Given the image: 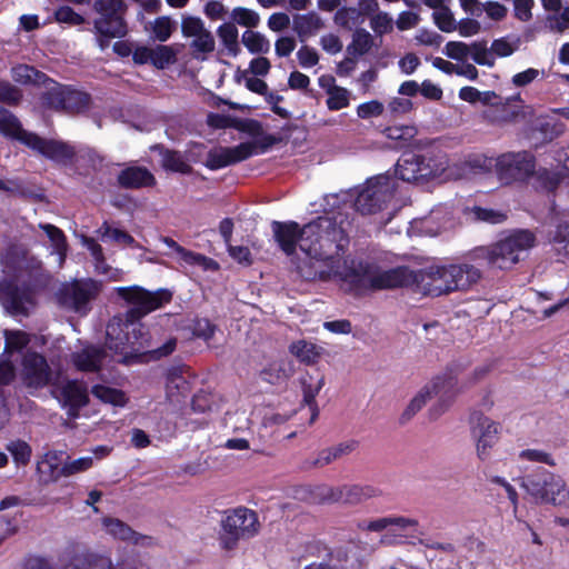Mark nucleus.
I'll use <instances>...</instances> for the list:
<instances>
[{
	"label": "nucleus",
	"instance_id": "nucleus-46",
	"mask_svg": "<svg viewBox=\"0 0 569 569\" xmlns=\"http://www.w3.org/2000/svg\"><path fill=\"white\" fill-rule=\"evenodd\" d=\"M563 173L561 171H549L547 169H540L536 173V187L546 192H552L559 186Z\"/></svg>",
	"mask_w": 569,
	"mask_h": 569
},
{
	"label": "nucleus",
	"instance_id": "nucleus-30",
	"mask_svg": "<svg viewBox=\"0 0 569 569\" xmlns=\"http://www.w3.org/2000/svg\"><path fill=\"white\" fill-rule=\"evenodd\" d=\"M340 490V503L351 506L359 505L380 495L379 489L370 485H342Z\"/></svg>",
	"mask_w": 569,
	"mask_h": 569
},
{
	"label": "nucleus",
	"instance_id": "nucleus-42",
	"mask_svg": "<svg viewBox=\"0 0 569 569\" xmlns=\"http://www.w3.org/2000/svg\"><path fill=\"white\" fill-rule=\"evenodd\" d=\"M241 42L252 54H263L270 50V41L260 32L252 30L242 33Z\"/></svg>",
	"mask_w": 569,
	"mask_h": 569
},
{
	"label": "nucleus",
	"instance_id": "nucleus-38",
	"mask_svg": "<svg viewBox=\"0 0 569 569\" xmlns=\"http://www.w3.org/2000/svg\"><path fill=\"white\" fill-rule=\"evenodd\" d=\"M292 373L293 368L290 362L286 360H278L271 362L266 369H263L261 377L269 383H277L288 379Z\"/></svg>",
	"mask_w": 569,
	"mask_h": 569
},
{
	"label": "nucleus",
	"instance_id": "nucleus-51",
	"mask_svg": "<svg viewBox=\"0 0 569 569\" xmlns=\"http://www.w3.org/2000/svg\"><path fill=\"white\" fill-rule=\"evenodd\" d=\"M551 243L559 256L569 258V223H561L557 227Z\"/></svg>",
	"mask_w": 569,
	"mask_h": 569
},
{
	"label": "nucleus",
	"instance_id": "nucleus-54",
	"mask_svg": "<svg viewBox=\"0 0 569 569\" xmlns=\"http://www.w3.org/2000/svg\"><path fill=\"white\" fill-rule=\"evenodd\" d=\"M232 20L243 27L254 28L260 22V16L252 9L238 7L231 12Z\"/></svg>",
	"mask_w": 569,
	"mask_h": 569
},
{
	"label": "nucleus",
	"instance_id": "nucleus-25",
	"mask_svg": "<svg viewBox=\"0 0 569 569\" xmlns=\"http://www.w3.org/2000/svg\"><path fill=\"white\" fill-rule=\"evenodd\" d=\"M63 406L69 408V416L77 417L81 407L88 403L89 396L86 385L77 380H70L61 389Z\"/></svg>",
	"mask_w": 569,
	"mask_h": 569
},
{
	"label": "nucleus",
	"instance_id": "nucleus-10",
	"mask_svg": "<svg viewBox=\"0 0 569 569\" xmlns=\"http://www.w3.org/2000/svg\"><path fill=\"white\" fill-rule=\"evenodd\" d=\"M446 170L442 157L405 153L397 162L396 174L407 182L423 183L440 177Z\"/></svg>",
	"mask_w": 569,
	"mask_h": 569
},
{
	"label": "nucleus",
	"instance_id": "nucleus-44",
	"mask_svg": "<svg viewBox=\"0 0 569 569\" xmlns=\"http://www.w3.org/2000/svg\"><path fill=\"white\" fill-rule=\"evenodd\" d=\"M326 104L329 110L338 111L349 107L351 92L342 87H330L328 89Z\"/></svg>",
	"mask_w": 569,
	"mask_h": 569
},
{
	"label": "nucleus",
	"instance_id": "nucleus-24",
	"mask_svg": "<svg viewBox=\"0 0 569 569\" xmlns=\"http://www.w3.org/2000/svg\"><path fill=\"white\" fill-rule=\"evenodd\" d=\"M81 243L90 251L94 260V269L99 274L106 276L111 281H121L123 279V270L112 268L106 262L103 249L93 238L82 236Z\"/></svg>",
	"mask_w": 569,
	"mask_h": 569
},
{
	"label": "nucleus",
	"instance_id": "nucleus-13",
	"mask_svg": "<svg viewBox=\"0 0 569 569\" xmlns=\"http://www.w3.org/2000/svg\"><path fill=\"white\" fill-rule=\"evenodd\" d=\"M496 171L502 183L523 181L535 171V158L527 151L503 153L496 160Z\"/></svg>",
	"mask_w": 569,
	"mask_h": 569
},
{
	"label": "nucleus",
	"instance_id": "nucleus-11",
	"mask_svg": "<svg viewBox=\"0 0 569 569\" xmlns=\"http://www.w3.org/2000/svg\"><path fill=\"white\" fill-rule=\"evenodd\" d=\"M360 530L382 532V542L391 543L405 538H419L423 535L419 521L416 518L403 516H387L370 521H362L358 525Z\"/></svg>",
	"mask_w": 569,
	"mask_h": 569
},
{
	"label": "nucleus",
	"instance_id": "nucleus-21",
	"mask_svg": "<svg viewBox=\"0 0 569 569\" xmlns=\"http://www.w3.org/2000/svg\"><path fill=\"white\" fill-rule=\"evenodd\" d=\"M271 229L273 238L280 249L288 256L296 252L297 244L300 247L301 229L295 221H272Z\"/></svg>",
	"mask_w": 569,
	"mask_h": 569
},
{
	"label": "nucleus",
	"instance_id": "nucleus-39",
	"mask_svg": "<svg viewBox=\"0 0 569 569\" xmlns=\"http://www.w3.org/2000/svg\"><path fill=\"white\" fill-rule=\"evenodd\" d=\"M91 393L100 401L118 407H124L128 401V398L122 390L104 385L93 386L91 389Z\"/></svg>",
	"mask_w": 569,
	"mask_h": 569
},
{
	"label": "nucleus",
	"instance_id": "nucleus-48",
	"mask_svg": "<svg viewBox=\"0 0 569 569\" xmlns=\"http://www.w3.org/2000/svg\"><path fill=\"white\" fill-rule=\"evenodd\" d=\"M12 79L22 84L39 83L44 77L43 73L28 64H18L11 69Z\"/></svg>",
	"mask_w": 569,
	"mask_h": 569
},
{
	"label": "nucleus",
	"instance_id": "nucleus-20",
	"mask_svg": "<svg viewBox=\"0 0 569 569\" xmlns=\"http://www.w3.org/2000/svg\"><path fill=\"white\" fill-rule=\"evenodd\" d=\"M24 139L27 147L57 162L70 161L76 154L74 148L63 141L47 140L36 133L24 136Z\"/></svg>",
	"mask_w": 569,
	"mask_h": 569
},
{
	"label": "nucleus",
	"instance_id": "nucleus-4",
	"mask_svg": "<svg viewBox=\"0 0 569 569\" xmlns=\"http://www.w3.org/2000/svg\"><path fill=\"white\" fill-rule=\"evenodd\" d=\"M4 263L6 266L12 263L20 270L30 268L34 276L32 287H18L7 280L0 282V302L4 310L12 316H28L36 305V291L44 284L41 261L33 257L28 260L27 252L18 247H12L4 257Z\"/></svg>",
	"mask_w": 569,
	"mask_h": 569
},
{
	"label": "nucleus",
	"instance_id": "nucleus-3",
	"mask_svg": "<svg viewBox=\"0 0 569 569\" xmlns=\"http://www.w3.org/2000/svg\"><path fill=\"white\" fill-rule=\"evenodd\" d=\"M114 290L131 307L123 317L109 321L106 345L119 357V362L129 363L134 353L147 347L144 326L140 320L170 302L172 295L167 289L149 291L139 286L118 287Z\"/></svg>",
	"mask_w": 569,
	"mask_h": 569
},
{
	"label": "nucleus",
	"instance_id": "nucleus-59",
	"mask_svg": "<svg viewBox=\"0 0 569 569\" xmlns=\"http://www.w3.org/2000/svg\"><path fill=\"white\" fill-rule=\"evenodd\" d=\"M472 213L476 220L492 224L501 223L506 220L505 212L489 208L475 207Z\"/></svg>",
	"mask_w": 569,
	"mask_h": 569
},
{
	"label": "nucleus",
	"instance_id": "nucleus-22",
	"mask_svg": "<svg viewBox=\"0 0 569 569\" xmlns=\"http://www.w3.org/2000/svg\"><path fill=\"white\" fill-rule=\"evenodd\" d=\"M112 448L101 445L91 450L90 456L80 457L78 459L66 461L57 476L69 477L79 472L91 469L96 462L107 458L111 453Z\"/></svg>",
	"mask_w": 569,
	"mask_h": 569
},
{
	"label": "nucleus",
	"instance_id": "nucleus-31",
	"mask_svg": "<svg viewBox=\"0 0 569 569\" xmlns=\"http://www.w3.org/2000/svg\"><path fill=\"white\" fill-rule=\"evenodd\" d=\"M106 357L104 351L97 347H86L72 355V362L81 371H98Z\"/></svg>",
	"mask_w": 569,
	"mask_h": 569
},
{
	"label": "nucleus",
	"instance_id": "nucleus-34",
	"mask_svg": "<svg viewBox=\"0 0 569 569\" xmlns=\"http://www.w3.org/2000/svg\"><path fill=\"white\" fill-rule=\"evenodd\" d=\"M39 228L42 229L49 238L53 252L58 256L59 266H62L68 249L64 233L62 230L50 223H40Z\"/></svg>",
	"mask_w": 569,
	"mask_h": 569
},
{
	"label": "nucleus",
	"instance_id": "nucleus-12",
	"mask_svg": "<svg viewBox=\"0 0 569 569\" xmlns=\"http://www.w3.org/2000/svg\"><path fill=\"white\" fill-rule=\"evenodd\" d=\"M522 487L537 501L553 506L565 505L569 499L566 481L557 475L542 471L540 478L529 476L523 479Z\"/></svg>",
	"mask_w": 569,
	"mask_h": 569
},
{
	"label": "nucleus",
	"instance_id": "nucleus-60",
	"mask_svg": "<svg viewBox=\"0 0 569 569\" xmlns=\"http://www.w3.org/2000/svg\"><path fill=\"white\" fill-rule=\"evenodd\" d=\"M493 97H496L495 92H480L478 89L473 87H463L459 91V98L470 103H476L478 101H481L482 103H489L491 98Z\"/></svg>",
	"mask_w": 569,
	"mask_h": 569
},
{
	"label": "nucleus",
	"instance_id": "nucleus-14",
	"mask_svg": "<svg viewBox=\"0 0 569 569\" xmlns=\"http://www.w3.org/2000/svg\"><path fill=\"white\" fill-rule=\"evenodd\" d=\"M100 291L101 284L93 279L76 280L62 288L60 301L67 308L86 315L90 310V302Z\"/></svg>",
	"mask_w": 569,
	"mask_h": 569
},
{
	"label": "nucleus",
	"instance_id": "nucleus-58",
	"mask_svg": "<svg viewBox=\"0 0 569 569\" xmlns=\"http://www.w3.org/2000/svg\"><path fill=\"white\" fill-rule=\"evenodd\" d=\"M471 44L460 41H450L446 44L443 53L453 60L465 62L470 58Z\"/></svg>",
	"mask_w": 569,
	"mask_h": 569
},
{
	"label": "nucleus",
	"instance_id": "nucleus-64",
	"mask_svg": "<svg viewBox=\"0 0 569 569\" xmlns=\"http://www.w3.org/2000/svg\"><path fill=\"white\" fill-rule=\"evenodd\" d=\"M56 19L58 22L69 23L73 26H78L84 22V18L79 13L74 12V10L70 7L63 6L60 7L56 13Z\"/></svg>",
	"mask_w": 569,
	"mask_h": 569
},
{
	"label": "nucleus",
	"instance_id": "nucleus-23",
	"mask_svg": "<svg viewBox=\"0 0 569 569\" xmlns=\"http://www.w3.org/2000/svg\"><path fill=\"white\" fill-rule=\"evenodd\" d=\"M102 527L109 536L124 542L147 546L151 541L150 537L133 531L127 523L117 518L104 517Z\"/></svg>",
	"mask_w": 569,
	"mask_h": 569
},
{
	"label": "nucleus",
	"instance_id": "nucleus-62",
	"mask_svg": "<svg viewBox=\"0 0 569 569\" xmlns=\"http://www.w3.org/2000/svg\"><path fill=\"white\" fill-rule=\"evenodd\" d=\"M385 106L378 100H371L358 106L357 114L361 119H369L372 117H379L383 113Z\"/></svg>",
	"mask_w": 569,
	"mask_h": 569
},
{
	"label": "nucleus",
	"instance_id": "nucleus-16",
	"mask_svg": "<svg viewBox=\"0 0 569 569\" xmlns=\"http://www.w3.org/2000/svg\"><path fill=\"white\" fill-rule=\"evenodd\" d=\"M500 425L490 418L473 413L471 416V436L476 442L477 457L485 461L499 440Z\"/></svg>",
	"mask_w": 569,
	"mask_h": 569
},
{
	"label": "nucleus",
	"instance_id": "nucleus-35",
	"mask_svg": "<svg viewBox=\"0 0 569 569\" xmlns=\"http://www.w3.org/2000/svg\"><path fill=\"white\" fill-rule=\"evenodd\" d=\"M333 21L343 29L352 30L363 23L365 14L359 8L342 7L336 11Z\"/></svg>",
	"mask_w": 569,
	"mask_h": 569
},
{
	"label": "nucleus",
	"instance_id": "nucleus-33",
	"mask_svg": "<svg viewBox=\"0 0 569 569\" xmlns=\"http://www.w3.org/2000/svg\"><path fill=\"white\" fill-rule=\"evenodd\" d=\"M0 132L26 144L24 136L33 134L22 129L19 120L7 109L0 108Z\"/></svg>",
	"mask_w": 569,
	"mask_h": 569
},
{
	"label": "nucleus",
	"instance_id": "nucleus-1",
	"mask_svg": "<svg viewBox=\"0 0 569 569\" xmlns=\"http://www.w3.org/2000/svg\"><path fill=\"white\" fill-rule=\"evenodd\" d=\"M348 231L340 213L321 216L301 229L300 250L303 258L296 262L297 272L305 280H337L349 290L370 288L375 274L353 259H342Z\"/></svg>",
	"mask_w": 569,
	"mask_h": 569
},
{
	"label": "nucleus",
	"instance_id": "nucleus-55",
	"mask_svg": "<svg viewBox=\"0 0 569 569\" xmlns=\"http://www.w3.org/2000/svg\"><path fill=\"white\" fill-rule=\"evenodd\" d=\"M519 39L500 38L492 42L490 50L493 57L497 56L503 58L509 57L516 52L519 48Z\"/></svg>",
	"mask_w": 569,
	"mask_h": 569
},
{
	"label": "nucleus",
	"instance_id": "nucleus-63",
	"mask_svg": "<svg viewBox=\"0 0 569 569\" xmlns=\"http://www.w3.org/2000/svg\"><path fill=\"white\" fill-rule=\"evenodd\" d=\"M297 59L302 68L308 69L319 62V54L313 48L302 46L297 52Z\"/></svg>",
	"mask_w": 569,
	"mask_h": 569
},
{
	"label": "nucleus",
	"instance_id": "nucleus-17",
	"mask_svg": "<svg viewBox=\"0 0 569 569\" xmlns=\"http://www.w3.org/2000/svg\"><path fill=\"white\" fill-rule=\"evenodd\" d=\"M181 32L183 37L192 38L190 48L196 59L204 60L206 56L214 50V38L204 27V22L200 18H183L181 22Z\"/></svg>",
	"mask_w": 569,
	"mask_h": 569
},
{
	"label": "nucleus",
	"instance_id": "nucleus-43",
	"mask_svg": "<svg viewBox=\"0 0 569 569\" xmlns=\"http://www.w3.org/2000/svg\"><path fill=\"white\" fill-rule=\"evenodd\" d=\"M417 133L418 130L415 126H392L385 129L386 137L395 140L399 148L409 146Z\"/></svg>",
	"mask_w": 569,
	"mask_h": 569
},
{
	"label": "nucleus",
	"instance_id": "nucleus-56",
	"mask_svg": "<svg viewBox=\"0 0 569 569\" xmlns=\"http://www.w3.org/2000/svg\"><path fill=\"white\" fill-rule=\"evenodd\" d=\"M6 337V352L21 351L29 343V336L26 332L13 330L4 331Z\"/></svg>",
	"mask_w": 569,
	"mask_h": 569
},
{
	"label": "nucleus",
	"instance_id": "nucleus-29",
	"mask_svg": "<svg viewBox=\"0 0 569 569\" xmlns=\"http://www.w3.org/2000/svg\"><path fill=\"white\" fill-rule=\"evenodd\" d=\"M301 385L303 391V402L310 408V423H312L317 419L319 413L316 397L318 396V393L320 392L325 385V377L319 373H317L316 376L307 373L301 379Z\"/></svg>",
	"mask_w": 569,
	"mask_h": 569
},
{
	"label": "nucleus",
	"instance_id": "nucleus-45",
	"mask_svg": "<svg viewBox=\"0 0 569 569\" xmlns=\"http://www.w3.org/2000/svg\"><path fill=\"white\" fill-rule=\"evenodd\" d=\"M178 51L172 46L158 44L152 48V66L164 69L177 60Z\"/></svg>",
	"mask_w": 569,
	"mask_h": 569
},
{
	"label": "nucleus",
	"instance_id": "nucleus-6",
	"mask_svg": "<svg viewBox=\"0 0 569 569\" xmlns=\"http://www.w3.org/2000/svg\"><path fill=\"white\" fill-rule=\"evenodd\" d=\"M536 243L535 234L529 230H517L497 242L477 248L473 257L483 260L489 267L509 269L522 258Z\"/></svg>",
	"mask_w": 569,
	"mask_h": 569
},
{
	"label": "nucleus",
	"instance_id": "nucleus-50",
	"mask_svg": "<svg viewBox=\"0 0 569 569\" xmlns=\"http://www.w3.org/2000/svg\"><path fill=\"white\" fill-rule=\"evenodd\" d=\"M162 167L166 170H170L179 173H189L191 167L184 160L183 156L176 151L166 150L162 153Z\"/></svg>",
	"mask_w": 569,
	"mask_h": 569
},
{
	"label": "nucleus",
	"instance_id": "nucleus-49",
	"mask_svg": "<svg viewBox=\"0 0 569 569\" xmlns=\"http://www.w3.org/2000/svg\"><path fill=\"white\" fill-rule=\"evenodd\" d=\"M545 27L553 33H563L569 29V7L556 13H549L545 19Z\"/></svg>",
	"mask_w": 569,
	"mask_h": 569
},
{
	"label": "nucleus",
	"instance_id": "nucleus-40",
	"mask_svg": "<svg viewBox=\"0 0 569 569\" xmlns=\"http://www.w3.org/2000/svg\"><path fill=\"white\" fill-rule=\"evenodd\" d=\"M98 233L100 234L102 241L112 240L119 244L129 246L137 249L142 248L131 234L118 228H112L107 222L102 223V226L98 229Z\"/></svg>",
	"mask_w": 569,
	"mask_h": 569
},
{
	"label": "nucleus",
	"instance_id": "nucleus-26",
	"mask_svg": "<svg viewBox=\"0 0 569 569\" xmlns=\"http://www.w3.org/2000/svg\"><path fill=\"white\" fill-rule=\"evenodd\" d=\"M161 241L169 248H171L177 253L180 261L183 262L184 264L199 267L202 270L218 269V263L213 259L208 258L201 253L190 251L181 247L178 242H176L173 239L169 237H162Z\"/></svg>",
	"mask_w": 569,
	"mask_h": 569
},
{
	"label": "nucleus",
	"instance_id": "nucleus-8",
	"mask_svg": "<svg viewBox=\"0 0 569 569\" xmlns=\"http://www.w3.org/2000/svg\"><path fill=\"white\" fill-rule=\"evenodd\" d=\"M127 9L124 0H94L93 10L98 17L93 20V32L100 50H106L112 39L127 36Z\"/></svg>",
	"mask_w": 569,
	"mask_h": 569
},
{
	"label": "nucleus",
	"instance_id": "nucleus-5",
	"mask_svg": "<svg viewBox=\"0 0 569 569\" xmlns=\"http://www.w3.org/2000/svg\"><path fill=\"white\" fill-rule=\"evenodd\" d=\"M461 390L459 379L452 372H446L435 377L423 386L410 400L401 415V421L406 422L416 416L433 397L437 402L429 409L432 419L439 418L451 406L455 397Z\"/></svg>",
	"mask_w": 569,
	"mask_h": 569
},
{
	"label": "nucleus",
	"instance_id": "nucleus-32",
	"mask_svg": "<svg viewBox=\"0 0 569 569\" xmlns=\"http://www.w3.org/2000/svg\"><path fill=\"white\" fill-rule=\"evenodd\" d=\"M190 385L188 380L177 370H172L167 376L166 396L172 403H178L182 398L189 395Z\"/></svg>",
	"mask_w": 569,
	"mask_h": 569
},
{
	"label": "nucleus",
	"instance_id": "nucleus-15",
	"mask_svg": "<svg viewBox=\"0 0 569 569\" xmlns=\"http://www.w3.org/2000/svg\"><path fill=\"white\" fill-rule=\"evenodd\" d=\"M20 378L27 388L38 390L54 382V372L42 355L28 351L22 357Z\"/></svg>",
	"mask_w": 569,
	"mask_h": 569
},
{
	"label": "nucleus",
	"instance_id": "nucleus-18",
	"mask_svg": "<svg viewBox=\"0 0 569 569\" xmlns=\"http://www.w3.org/2000/svg\"><path fill=\"white\" fill-rule=\"evenodd\" d=\"M44 101L50 108L56 110L78 113L88 108L90 97L69 87L56 86L47 91Z\"/></svg>",
	"mask_w": 569,
	"mask_h": 569
},
{
	"label": "nucleus",
	"instance_id": "nucleus-36",
	"mask_svg": "<svg viewBox=\"0 0 569 569\" xmlns=\"http://www.w3.org/2000/svg\"><path fill=\"white\" fill-rule=\"evenodd\" d=\"M290 352L301 362L313 365L320 358L322 348L306 340H298L291 343Z\"/></svg>",
	"mask_w": 569,
	"mask_h": 569
},
{
	"label": "nucleus",
	"instance_id": "nucleus-28",
	"mask_svg": "<svg viewBox=\"0 0 569 569\" xmlns=\"http://www.w3.org/2000/svg\"><path fill=\"white\" fill-rule=\"evenodd\" d=\"M323 28V19L315 11L293 17L292 29L301 42L315 37Z\"/></svg>",
	"mask_w": 569,
	"mask_h": 569
},
{
	"label": "nucleus",
	"instance_id": "nucleus-61",
	"mask_svg": "<svg viewBox=\"0 0 569 569\" xmlns=\"http://www.w3.org/2000/svg\"><path fill=\"white\" fill-rule=\"evenodd\" d=\"M392 18L387 12H379L370 20V27L377 34H385L392 30Z\"/></svg>",
	"mask_w": 569,
	"mask_h": 569
},
{
	"label": "nucleus",
	"instance_id": "nucleus-9",
	"mask_svg": "<svg viewBox=\"0 0 569 569\" xmlns=\"http://www.w3.org/2000/svg\"><path fill=\"white\" fill-rule=\"evenodd\" d=\"M259 530L260 522L256 511L246 507L234 508L227 511L221 521L219 545L223 550H233L240 540L257 536Z\"/></svg>",
	"mask_w": 569,
	"mask_h": 569
},
{
	"label": "nucleus",
	"instance_id": "nucleus-47",
	"mask_svg": "<svg viewBox=\"0 0 569 569\" xmlns=\"http://www.w3.org/2000/svg\"><path fill=\"white\" fill-rule=\"evenodd\" d=\"M373 39L365 29H357L352 34V41L348 46V51L352 54L363 56L371 49Z\"/></svg>",
	"mask_w": 569,
	"mask_h": 569
},
{
	"label": "nucleus",
	"instance_id": "nucleus-2",
	"mask_svg": "<svg viewBox=\"0 0 569 569\" xmlns=\"http://www.w3.org/2000/svg\"><path fill=\"white\" fill-rule=\"evenodd\" d=\"M480 278V270L470 263L435 262L418 270L402 266L377 271L369 283L373 290L407 288L415 293L436 298L467 291Z\"/></svg>",
	"mask_w": 569,
	"mask_h": 569
},
{
	"label": "nucleus",
	"instance_id": "nucleus-37",
	"mask_svg": "<svg viewBox=\"0 0 569 569\" xmlns=\"http://www.w3.org/2000/svg\"><path fill=\"white\" fill-rule=\"evenodd\" d=\"M151 37L160 42H166L177 30V22L168 16H161L150 22V27L146 28Z\"/></svg>",
	"mask_w": 569,
	"mask_h": 569
},
{
	"label": "nucleus",
	"instance_id": "nucleus-19",
	"mask_svg": "<svg viewBox=\"0 0 569 569\" xmlns=\"http://www.w3.org/2000/svg\"><path fill=\"white\" fill-rule=\"evenodd\" d=\"M257 153L253 142H242L232 148H214L208 152L206 166L212 170L240 162Z\"/></svg>",
	"mask_w": 569,
	"mask_h": 569
},
{
	"label": "nucleus",
	"instance_id": "nucleus-7",
	"mask_svg": "<svg viewBox=\"0 0 569 569\" xmlns=\"http://www.w3.org/2000/svg\"><path fill=\"white\" fill-rule=\"evenodd\" d=\"M396 190V180L389 176H377L367 181L355 199L353 194L342 192L341 194H330L326 197L327 203L335 208L338 200L352 201L356 211L361 214H373L382 210L393 198Z\"/></svg>",
	"mask_w": 569,
	"mask_h": 569
},
{
	"label": "nucleus",
	"instance_id": "nucleus-27",
	"mask_svg": "<svg viewBox=\"0 0 569 569\" xmlns=\"http://www.w3.org/2000/svg\"><path fill=\"white\" fill-rule=\"evenodd\" d=\"M118 183L127 189H140L153 187L154 176L143 167H128L118 176Z\"/></svg>",
	"mask_w": 569,
	"mask_h": 569
},
{
	"label": "nucleus",
	"instance_id": "nucleus-57",
	"mask_svg": "<svg viewBox=\"0 0 569 569\" xmlns=\"http://www.w3.org/2000/svg\"><path fill=\"white\" fill-rule=\"evenodd\" d=\"M470 58L480 66L492 67L495 64V57L491 50L480 42L471 44Z\"/></svg>",
	"mask_w": 569,
	"mask_h": 569
},
{
	"label": "nucleus",
	"instance_id": "nucleus-52",
	"mask_svg": "<svg viewBox=\"0 0 569 569\" xmlns=\"http://www.w3.org/2000/svg\"><path fill=\"white\" fill-rule=\"evenodd\" d=\"M7 450L11 453L16 465L26 466L31 458V447L22 440L11 441L7 445Z\"/></svg>",
	"mask_w": 569,
	"mask_h": 569
},
{
	"label": "nucleus",
	"instance_id": "nucleus-53",
	"mask_svg": "<svg viewBox=\"0 0 569 569\" xmlns=\"http://www.w3.org/2000/svg\"><path fill=\"white\" fill-rule=\"evenodd\" d=\"M340 486H317L312 491V498L320 503H340Z\"/></svg>",
	"mask_w": 569,
	"mask_h": 569
},
{
	"label": "nucleus",
	"instance_id": "nucleus-41",
	"mask_svg": "<svg viewBox=\"0 0 569 569\" xmlns=\"http://www.w3.org/2000/svg\"><path fill=\"white\" fill-rule=\"evenodd\" d=\"M217 33L228 53L232 57H237L240 52V47L238 41L239 33L236 26L233 23H223L218 28Z\"/></svg>",
	"mask_w": 569,
	"mask_h": 569
}]
</instances>
